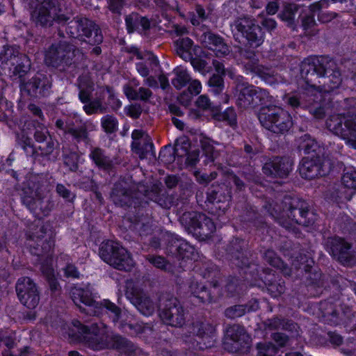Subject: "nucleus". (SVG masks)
I'll return each instance as SVG.
<instances>
[{
    "instance_id": "f257e3e1",
    "label": "nucleus",
    "mask_w": 356,
    "mask_h": 356,
    "mask_svg": "<svg viewBox=\"0 0 356 356\" xmlns=\"http://www.w3.org/2000/svg\"><path fill=\"white\" fill-rule=\"evenodd\" d=\"M263 208L279 225L289 231H295L294 224L308 227L316 220L309 203L296 195H285L280 204L266 202Z\"/></svg>"
},
{
    "instance_id": "f03ea898",
    "label": "nucleus",
    "mask_w": 356,
    "mask_h": 356,
    "mask_svg": "<svg viewBox=\"0 0 356 356\" xmlns=\"http://www.w3.org/2000/svg\"><path fill=\"white\" fill-rule=\"evenodd\" d=\"M83 339L94 350L104 349L116 350L120 353L136 355L140 349L130 340L120 334L105 335L106 325L100 321H84V324L77 321L74 323Z\"/></svg>"
},
{
    "instance_id": "7ed1b4c3",
    "label": "nucleus",
    "mask_w": 356,
    "mask_h": 356,
    "mask_svg": "<svg viewBox=\"0 0 356 356\" xmlns=\"http://www.w3.org/2000/svg\"><path fill=\"white\" fill-rule=\"evenodd\" d=\"M300 75L307 86L330 92L343 81L335 62L327 57L307 58L300 64Z\"/></svg>"
},
{
    "instance_id": "20e7f679",
    "label": "nucleus",
    "mask_w": 356,
    "mask_h": 356,
    "mask_svg": "<svg viewBox=\"0 0 356 356\" xmlns=\"http://www.w3.org/2000/svg\"><path fill=\"white\" fill-rule=\"evenodd\" d=\"M49 191V182L46 175H31L22 187V202L31 212L48 216L54 206L53 201L47 198Z\"/></svg>"
},
{
    "instance_id": "39448f33",
    "label": "nucleus",
    "mask_w": 356,
    "mask_h": 356,
    "mask_svg": "<svg viewBox=\"0 0 356 356\" xmlns=\"http://www.w3.org/2000/svg\"><path fill=\"white\" fill-rule=\"evenodd\" d=\"M343 106L348 110L347 115H330L326 120V127L334 134L341 137L356 149V99H345Z\"/></svg>"
},
{
    "instance_id": "423d86ee",
    "label": "nucleus",
    "mask_w": 356,
    "mask_h": 356,
    "mask_svg": "<svg viewBox=\"0 0 356 356\" xmlns=\"http://www.w3.org/2000/svg\"><path fill=\"white\" fill-rule=\"evenodd\" d=\"M71 297L80 311L87 315L102 316L108 314L114 323L117 322L121 316L120 307L109 300L95 301L92 297V293L88 289L74 288L71 290Z\"/></svg>"
},
{
    "instance_id": "0eeeda50",
    "label": "nucleus",
    "mask_w": 356,
    "mask_h": 356,
    "mask_svg": "<svg viewBox=\"0 0 356 356\" xmlns=\"http://www.w3.org/2000/svg\"><path fill=\"white\" fill-rule=\"evenodd\" d=\"M79 49L74 44L60 41L57 44H51L45 54V63L60 72L71 73L78 68L76 61V53Z\"/></svg>"
},
{
    "instance_id": "6e6552de",
    "label": "nucleus",
    "mask_w": 356,
    "mask_h": 356,
    "mask_svg": "<svg viewBox=\"0 0 356 356\" xmlns=\"http://www.w3.org/2000/svg\"><path fill=\"white\" fill-rule=\"evenodd\" d=\"M33 10L31 19L37 26L44 29L51 27L55 22L65 24L70 17L60 13L59 0H29Z\"/></svg>"
},
{
    "instance_id": "1a4fd4ad",
    "label": "nucleus",
    "mask_w": 356,
    "mask_h": 356,
    "mask_svg": "<svg viewBox=\"0 0 356 356\" xmlns=\"http://www.w3.org/2000/svg\"><path fill=\"white\" fill-rule=\"evenodd\" d=\"M196 200L204 210L215 216H221L229 207L231 191L225 185H212L207 189L206 196L202 191L196 193Z\"/></svg>"
},
{
    "instance_id": "9d476101",
    "label": "nucleus",
    "mask_w": 356,
    "mask_h": 356,
    "mask_svg": "<svg viewBox=\"0 0 356 356\" xmlns=\"http://www.w3.org/2000/svg\"><path fill=\"white\" fill-rule=\"evenodd\" d=\"M231 26L234 40L240 44L259 47L264 43V32L252 17H238L234 19Z\"/></svg>"
},
{
    "instance_id": "9b49d317",
    "label": "nucleus",
    "mask_w": 356,
    "mask_h": 356,
    "mask_svg": "<svg viewBox=\"0 0 356 356\" xmlns=\"http://www.w3.org/2000/svg\"><path fill=\"white\" fill-rule=\"evenodd\" d=\"M31 60L29 57L20 54L13 47H4L0 53V70L1 73L8 74L11 77L19 78L20 84L25 82L24 77L30 71Z\"/></svg>"
},
{
    "instance_id": "f8f14e48",
    "label": "nucleus",
    "mask_w": 356,
    "mask_h": 356,
    "mask_svg": "<svg viewBox=\"0 0 356 356\" xmlns=\"http://www.w3.org/2000/svg\"><path fill=\"white\" fill-rule=\"evenodd\" d=\"M226 252L232 264L244 270L245 273L256 278L259 273V265L252 253L246 248L245 242L238 238H232L227 244Z\"/></svg>"
},
{
    "instance_id": "ddd939ff",
    "label": "nucleus",
    "mask_w": 356,
    "mask_h": 356,
    "mask_svg": "<svg viewBox=\"0 0 356 356\" xmlns=\"http://www.w3.org/2000/svg\"><path fill=\"white\" fill-rule=\"evenodd\" d=\"M258 118L265 129L277 134H284L288 132L293 126L290 114L276 106L261 108Z\"/></svg>"
},
{
    "instance_id": "4468645a",
    "label": "nucleus",
    "mask_w": 356,
    "mask_h": 356,
    "mask_svg": "<svg viewBox=\"0 0 356 356\" xmlns=\"http://www.w3.org/2000/svg\"><path fill=\"white\" fill-rule=\"evenodd\" d=\"M66 33L70 37L86 42L90 45H98L103 41V35L99 26L86 17H74L68 22Z\"/></svg>"
},
{
    "instance_id": "2eb2a0df",
    "label": "nucleus",
    "mask_w": 356,
    "mask_h": 356,
    "mask_svg": "<svg viewBox=\"0 0 356 356\" xmlns=\"http://www.w3.org/2000/svg\"><path fill=\"white\" fill-rule=\"evenodd\" d=\"M99 254L105 262L117 270L129 272L134 266L131 254L113 241L102 243Z\"/></svg>"
},
{
    "instance_id": "dca6fc26",
    "label": "nucleus",
    "mask_w": 356,
    "mask_h": 356,
    "mask_svg": "<svg viewBox=\"0 0 356 356\" xmlns=\"http://www.w3.org/2000/svg\"><path fill=\"white\" fill-rule=\"evenodd\" d=\"M332 168V161L324 154L304 157L299 165L300 175L305 179L326 176Z\"/></svg>"
},
{
    "instance_id": "f3484780",
    "label": "nucleus",
    "mask_w": 356,
    "mask_h": 356,
    "mask_svg": "<svg viewBox=\"0 0 356 356\" xmlns=\"http://www.w3.org/2000/svg\"><path fill=\"white\" fill-rule=\"evenodd\" d=\"M127 185L126 182H117L114 184L111 193V198L115 204L121 207L136 208L147 203V201L142 200L143 196L147 195V190H143L144 193L141 191L135 192Z\"/></svg>"
},
{
    "instance_id": "a211bd4d",
    "label": "nucleus",
    "mask_w": 356,
    "mask_h": 356,
    "mask_svg": "<svg viewBox=\"0 0 356 356\" xmlns=\"http://www.w3.org/2000/svg\"><path fill=\"white\" fill-rule=\"evenodd\" d=\"M160 316L170 326L181 327L186 323L185 311L179 300L170 296H163Z\"/></svg>"
},
{
    "instance_id": "6ab92c4d",
    "label": "nucleus",
    "mask_w": 356,
    "mask_h": 356,
    "mask_svg": "<svg viewBox=\"0 0 356 356\" xmlns=\"http://www.w3.org/2000/svg\"><path fill=\"white\" fill-rule=\"evenodd\" d=\"M324 245L332 257L340 264L349 266L354 261L352 245L344 238L337 236L327 237Z\"/></svg>"
},
{
    "instance_id": "aec40b11",
    "label": "nucleus",
    "mask_w": 356,
    "mask_h": 356,
    "mask_svg": "<svg viewBox=\"0 0 356 356\" xmlns=\"http://www.w3.org/2000/svg\"><path fill=\"white\" fill-rule=\"evenodd\" d=\"M52 87V77L50 74L37 73L28 81L20 84L21 90L32 98L40 99L48 96Z\"/></svg>"
},
{
    "instance_id": "412c9836",
    "label": "nucleus",
    "mask_w": 356,
    "mask_h": 356,
    "mask_svg": "<svg viewBox=\"0 0 356 356\" xmlns=\"http://www.w3.org/2000/svg\"><path fill=\"white\" fill-rule=\"evenodd\" d=\"M227 338L224 342L225 350L231 353L245 351L250 346L251 338L245 328L234 324L227 328Z\"/></svg>"
},
{
    "instance_id": "4be33fe9",
    "label": "nucleus",
    "mask_w": 356,
    "mask_h": 356,
    "mask_svg": "<svg viewBox=\"0 0 356 356\" xmlns=\"http://www.w3.org/2000/svg\"><path fill=\"white\" fill-rule=\"evenodd\" d=\"M17 297L24 306L29 309H34L40 302L38 288L33 280L28 277L18 279L16 286Z\"/></svg>"
},
{
    "instance_id": "5701e85b",
    "label": "nucleus",
    "mask_w": 356,
    "mask_h": 356,
    "mask_svg": "<svg viewBox=\"0 0 356 356\" xmlns=\"http://www.w3.org/2000/svg\"><path fill=\"white\" fill-rule=\"evenodd\" d=\"M210 287L195 280H191L188 285V293L202 304L216 302L218 294V281H210Z\"/></svg>"
},
{
    "instance_id": "b1692460",
    "label": "nucleus",
    "mask_w": 356,
    "mask_h": 356,
    "mask_svg": "<svg viewBox=\"0 0 356 356\" xmlns=\"http://www.w3.org/2000/svg\"><path fill=\"white\" fill-rule=\"evenodd\" d=\"M293 163L289 158L275 156L268 160L262 167L263 173L271 178H285L292 170Z\"/></svg>"
},
{
    "instance_id": "393cba45",
    "label": "nucleus",
    "mask_w": 356,
    "mask_h": 356,
    "mask_svg": "<svg viewBox=\"0 0 356 356\" xmlns=\"http://www.w3.org/2000/svg\"><path fill=\"white\" fill-rule=\"evenodd\" d=\"M126 296L143 315L150 316L154 312L155 304L143 290L133 287L127 291Z\"/></svg>"
},
{
    "instance_id": "a878e982",
    "label": "nucleus",
    "mask_w": 356,
    "mask_h": 356,
    "mask_svg": "<svg viewBox=\"0 0 356 356\" xmlns=\"http://www.w3.org/2000/svg\"><path fill=\"white\" fill-rule=\"evenodd\" d=\"M200 42L204 47L213 51L217 57H224L230 53V47L225 39L211 31L201 35Z\"/></svg>"
},
{
    "instance_id": "bb28decb",
    "label": "nucleus",
    "mask_w": 356,
    "mask_h": 356,
    "mask_svg": "<svg viewBox=\"0 0 356 356\" xmlns=\"http://www.w3.org/2000/svg\"><path fill=\"white\" fill-rule=\"evenodd\" d=\"M168 254L175 257L178 260L192 259L195 252L194 246L186 240L172 237L167 244Z\"/></svg>"
},
{
    "instance_id": "cd10ccee",
    "label": "nucleus",
    "mask_w": 356,
    "mask_h": 356,
    "mask_svg": "<svg viewBox=\"0 0 356 356\" xmlns=\"http://www.w3.org/2000/svg\"><path fill=\"white\" fill-rule=\"evenodd\" d=\"M191 333L204 341V346H200V348H208L213 346L216 327L209 321L193 322L191 326Z\"/></svg>"
},
{
    "instance_id": "c85d7f7f",
    "label": "nucleus",
    "mask_w": 356,
    "mask_h": 356,
    "mask_svg": "<svg viewBox=\"0 0 356 356\" xmlns=\"http://www.w3.org/2000/svg\"><path fill=\"white\" fill-rule=\"evenodd\" d=\"M234 84L238 106L243 109L251 108L254 86L245 81L242 76L236 77Z\"/></svg>"
},
{
    "instance_id": "c756f323",
    "label": "nucleus",
    "mask_w": 356,
    "mask_h": 356,
    "mask_svg": "<svg viewBox=\"0 0 356 356\" xmlns=\"http://www.w3.org/2000/svg\"><path fill=\"white\" fill-rule=\"evenodd\" d=\"M266 330H284L290 333L293 337L299 334V326L291 319L284 318L282 316H275L267 318L263 322Z\"/></svg>"
},
{
    "instance_id": "7c9ffc66",
    "label": "nucleus",
    "mask_w": 356,
    "mask_h": 356,
    "mask_svg": "<svg viewBox=\"0 0 356 356\" xmlns=\"http://www.w3.org/2000/svg\"><path fill=\"white\" fill-rule=\"evenodd\" d=\"M79 99L84 104L83 109L86 114L92 115L98 113L103 114L106 112V107L103 106L101 99L96 98L92 100L94 89L79 88Z\"/></svg>"
},
{
    "instance_id": "2f4dec72",
    "label": "nucleus",
    "mask_w": 356,
    "mask_h": 356,
    "mask_svg": "<svg viewBox=\"0 0 356 356\" xmlns=\"http://www.w3.org/2000/svg\"><path fill=\"white\" fill-rule=\"evenodd\" d=\"M125 24L129 33L138 31L146 35L150 29V22L146 17H143L137 13H131L125 17Z\"/></svg>"
},
{
    "instance_id": "473e14b6",
    "label": "nucleus",
    "mask_w": 356,
    "mask_h": 356,
    "mask_svg": "<svg viewBox=\"0 0 356 356\" xmlns=\"http://www.w3.org/2000/svg\"><path fill=\"white\" fill-rule=\"evenodd\" d=\"M215 230L216 225L213 220L204 213H201L192 234L199 240L204 241L211 237Z\"/></svg>"
},
{
    "instance_id": "72a5a7b5",
    "label": "nucleus",
    "mask_w": 356,
    "mask_h": 356,
    "mask_svg": "<svg viewBox=\"0 0 356 356\" xmlns=\"http://www.w3.org/2000/svg\"><path fill=\"white\" fill-rule=\"evenodd\" d=\"M90 158L99 170L104 172H112L115 168L116 163L99 147H95L91 151Z\"/></svg>"
},
{
    "instance_id": "f704fd0d",
    "label": "nucleus",
    "mask_w": 356,
    "mask_h": 356,
    "mask_svg": "<svg viewBox=\"0 0 356 356\" xmlns=\"http://www.w3.org/2000/svg\"><path fill=\"white\" fill-rule=\"evenodd\" d=\"M236 54H238L244 68L250 72V68L254 67L258 65L259 59L257 58L255 49L257 47H250L246 44H241L237 46Z\"/></svg>"
},
{
    "instance_id": "c9c22d12",
    "label": "nucleus",
    "mask_w": 356,
    "mask_h": 356,
    "mask_svg": "<svg viewBox=\"0 0 356 356\" xmlns=\"http://www.w3.org/2000/svg\"><path fill=\"white\" fill-rule=\"evenodd\" d=\"M299 151H302L305 154L314 153L313 156H319V154H324V148L321 147L316 139L311 136V135L306 134L298 138Z\"/></svg>"
},
{
    "instance_id": "e433bc0d",
    "label": "nucleus",
    "mask_w": 356,
    "mask_h": 356,
    "mask_svg": "<svg viewBox=\"0 0 356 356\" xmlns=\"http://www.w3.org/2000/svg\"><path fill=\"white\" fill-rule=\"evenodd\" d=\"M14 334L6 331H0V348L3 345L7 349L2 351V356H29V347L25 346L20 350L18 355L11 353L10 350L16 345Z\"/></svg>"
},
{
    "instance_id": "4c0bfd02",
    "label": "nucleus",
    "mask_w": 356,
    "mask_h": 356,
    "mask_svg": "<svg viewBox=\"0 0 356 356\" xmlns=\"http://www.w3.org/2000/svg\"><path fill=\"white\" fill-rule=\"evenodd\" d=\"M250 72L260 77L268 84L273 85L278 82V74L270 67L258 64L254 67L250 68Z\"/></svg>"
},
{
    "instance_id": "58836bf2",
    "label": "nucleus",
    "mask_w": 356,
    "mask_h": 356,
    "mask_svg": "<svg viewBox=\"0 0 356 356\" xmlns=\"http://www.w3.org/2000/svg\"><path fill=\"white\" fill-rule=\"evenodd\" d=\"M298 9L299 6L297 4L286 3L282 11L278 15L286 23V26L292 30H295L296 27L295 15Z\"/></svg>"
},
{
    "instance_id": "ea45409f",
    "label": "nucleus",
    "mask_w": 356,
    "mask_h": 356,
    "mask_svg": "<svg viewBox=\"0 0 356 356\" xmlns=\"http://www.w3.org/2000/svg\"><path fill=\"white\" fill-rule=\"evenodd\" d=\"M123 90L127 97L131 100H140L147 102L152 96V92L149 89L143 87L136 90L129 85H125Z\"/></svg>"
},
{
    "instance_id": "a19ab883",
    "label": "nucleus",
    "mask_w": 356,
    "mask_h": 356,
    "mask_svg": "<svg viewBox=\"0 0 356 356\" xmlns=\"http://www.w3.org/2000/svg\"><path fill=\"white\" fill-rule=\"evenodd\" d=\"M263 259L269 265L278 269H280L284 275H290V269L284 263V261L277 255L276 252L274 250L271 249L265 250V252L263 254Z\"/></svg>"
},
{
    "instance_id": "79ce46f5",
    "label": "nucleus",
    "mask_w": 356,
    "mask_h": 356,
    "mask_svg": "<svg viewBox=\"0 0 356 356\" xmlns=\"http://www.w3.org/2000/svg\"><path fill=\"white\" fill-rule=\"evenodd\" d=\"M305 279L307 285L322 286L323 282L321 273L316 268L309 264L304 265Z\"/></svg>"
},
{
    "instance_id": "37998d69",
    "label": "nucleus",
    "mask_w": 356,
    "mask_h": 356,
    "mask_svg": "<svg viewBox=\"0 0 356 356\" xmlns=\"http://www.w3.org/2000/svg\"><path fill=\"white\" fill-rule=\"evenodd\" d=\"M27 126L29 129H33V138L36 145L51 136L48 129L37 120L28 122Z\"/></svg>"
},
{
    "instance_id": "c03bdc74",
    "label": "nucleus",
    "mask_w": 356,
    "mask_h": 356,
    "mask_svg": "<svg viewBox=\"0 0 356 356\" xmlns=\"http://www.w3.org/2000/svg\"><path fill=\"white\" fill-rule=\"evenodd\" d=\"M200 213L201 212L191 211H186L180 216L179 222L188 233L192 234L197 225Z\"/></svg>"
},
{
    "instance_id": "a18cd8bd",
    "label": "nucleus",
    "mask_w": 356,
    "mask_h": 356,
    "mask_svg": "<svg viewBox=\"0 0 356 356\" xmlns=\"http://www.w3.org/2000/svg\"><path fill=\"white\" fill-rule=\"evenodd\" d=\"M353 193L344 185H339L332 188L330 192V198L337 203H343L350 200Z\"/></svg>"
},
{
    "instance_id": "49530a36",
    "label": "nucleus",
    "mask_w": 356,
    "mask_h": 356,
    "mask_svg": "<svg viewBox=\"0 0 356 356\" xmlns=\"http://www.w3.org/2000/svg\"><path fill=\"white\" fill-rule=\"evenodd\" d=\"M66 134L71 135L77 143L84 142L88 143L89 141L88 127L86 123L76 127L72 124L71 127L67 128Z\"/></svg>"
},
{
    "instance_id": "de8ad7c7",
    "label": "nucleus",
    "mask_w": 356,
    "mask_h": 356,
    "mask_svg": "<svg viewBox=\"0 0 356 356\" xmlns=\"http://www.w3.org/2000/svg\"><path fill=\"white\" fill-rule=\"evenodd\" d=\"M193 44V40L188 37L176 40L175 47L177 54L185 60L191 58V54L190 51Z\"/></svg>"
},
{
    "instance_id": "09e8293b",
    "label": "nucleus",
    "mask_w": 356,
    "mask_h": 356,
    "mask_svg": "<svg viewBox=\"0 0 356 356\" xmlns=\"http://www.w3.org/2000/svg\"><path fill=\"white\" fill-rule=\"evenodd\" d=\"M272 101L273 97L269 94L268 91L254 86L251 108H255L259 105L270 103Z\"/></svg>"
},
{
    "instance_id": "8fccbe9b",
    "label": "nucleus",
    "mask_w": 356,
    "mask_h": 356,
    "mask_svg": "<svg viewBox=\"0 0 356 356\" xmlns=\"http://www.w3.org/2000/svg\"><path fill=\"white\" fill-rule=\"evenodd\" d=\"M223 175L225 181L229 185L232 184L235 187L236 192H243L245 190L247 184L239 175L235 174L232 170L224 171Z\"/></svg>"
},
{
    "instance_id": "3c124183",
    "label": "nucleus",
    "mask_w": 356,
    "mask_h": 356,
    "mask_svg": "<svg viewBox=\"0 0 356 356\" xmlns=\"http://www.w3.org/2000/svg\"><path fill=\"white\" fill-rule=\"evenodd\" d=\"M153 147L154 145L148 138L144 140L143 144L138 141H133L131 143L132 151L140 159L145 158L149 153L153 151Z\"/></svg>"
},
{
    "instance_id": "603ef678",
    "label": "nucleus",
    "mask_w": 356,
    "mask_h": 356,
    "mask_svg": "<svg viewBox=\"0 0 356 356\" xmlns=\"http://www.w3.org/2000/svg\"><path fill=\"white\" fill-rule=\"evenodd\" d=\"M200 143L203 154L206 157L205 162H213L219 156L218 151H217L213 146V142L208 138H204Z\"/></svg>"
},
{
    "instance_id": "864d4df0",
    "label": "nucleus",
    "mask_w": 356,
    "mask_h": 356,
    "mask_svg": "<svg viewBox=\"0 0 356 356\" xmlns=\"http://www.w3.org/2000/svg\"><path fill=\"white\" fill-rule=\"evenodd\" d=\"M107 8L108 10L113 15V20L116 23L121 22L120 17L122 15V11L127 4L126 0H106Z\"/></svg>"
},
{
    "instance_id": "5fc2aeb1",
    "label": "nucleus",
    "mask_w": 356,
    "mask_h": 356,
    "mask_svg": "<svg viewBox=\"0 0 356 356\" xmlns=\"http://www.w3.org/2000/svg\"><path fill=\"white\" fill-rule=\"evenodd\" d=\"M173 72L175 74V77L172 80V84L177 89H181L190 82L191 77L186 70L181 67H176Z\"/></svg>"
},
{
    "instance_id": "6e6d98bb",
    "label": "nucleus",
    "mask_w": 356,
    "mask_h": 356,
    "mask_svg": "<svg viewBox=\"0 0 356 356\" xmlns=\"http://www.w3.org/2000/svg\"><path fill=\"white\" fill-rule=\"evenodd\" d=\"M327 6V1L326 0H321L312 6V10L314 12L318 11V19L322 22H327L331 21L332 19L337 17V14L335 13H326L322 9Z\"/></svg>"
},
{
    "instance_id": "4d7b16f0",
    "label": "nucleus",
    "mask_w": 356,
    "mask_h": 356,
    "mask_svg": "<svg viewBox=\"0 0 356 356\" xmlns=\"http://www.w3.org/2000/svg\"><path fill=\"white\" fill-rule=\"evenodd\" d=\"M250 311V307L246 305H236L227 307L224 314L227 318L234 319L243 316L247 312Z\"/></svg>"
},
{
    "instance_id": "13d9d810",
    "label": "nucleus",
    "mask_w": 356,
    "mask_h": 356,
    "mask_svg": "<svg viewBox=\"0 0 356 356\" xmlns=\"http://www.w3.org/2000/svg\"><path fill=\"white\" fill-rule=\"evenodd\" d=\"M224 76L219 74H213L207 81V85L213 93L218 95L224 90Z\"/></svg>"
},
{
    "instance_id": "bf43d9fd",
    "label": "nucleus",
    "mask_w": 356,
    "mask_h": 356,
    "mask_svg": "<svg viewBox=\"0 0 356 356\" xmlns=\"http://www.w3.org/2000/svg\"><path fill=\"white\" fill-rule=\"evenodd\" d=\"M145 259L154 267L164 271H170L171 266L163 257L154 254H147L145 256Z\"/></svg>"
},
{
    "instance_id": "052dcab7",
    "label": "nucleus",
    "mask_w": 356,
    "mask_h": 356,
    "mask_svg": "<svg viewBox=\"0 0 356 356\" xmlns=\"http://www.w3.org/2000/svg\"><path fill=\"white\" fill-rule=\"evenodd\" d=\"M196 104L197 107L203 110L211 111L214 117L219 113V106L213 105V103L205 95H202L197 98Z\"/></svg>"
},
{
    "instance_id": "680f3d73",
    "label": "nucleus",
    "mask_w": 356,
    "mask_h": 356,
    "mask_svg": "<svg viewBox=\"0 0 356 356\" xmlns=\"http://www.w3.org/2000/svg\"><path fill=\"white\" fill-rule=\"evenodd\" d=\"M201 275L204 279L211 280V281L218 280L220 275L218 267L212 263L203 264L201 270Z\"/></svg>"
},
{
    "instance_id": "e2e57ef3",
    "label": "nucleus",
    "mask_w": 356,
    "mask_h": 356,
    "mask_svg": "<svg viewBox=\"0 0 356 356\" xmlns=\"http://www.w3.org/2000/svg\"><path fill=\"white\" fill-rule=\"evenodd\" d=\"M266 284L267 286L268 291L273 297L280 296L285 291V282L281 279L278 280L275 279L274 280H269L268 283Z\"/></svg>"
},
{
    "instance_id": "0e129e2a",
    "label": "nucleus",
    "mask_w": 356,
    "mask_h": 356,
    "mask_svg": "<svg viewBox=\"0 0 356 356\" xmlns=\"http://www.w3.org/2000/svg\"><path fill=\"white\" fill-rule=\"evenodd\" d=\"M176 152L171 145H165L161 149L159 155V160L164 164H170L175 159Z\"/></svg>"
},
{
    "instance_id": "69168bd1",
    "label": "nucleus",
    "mask_w": 356,
    "mask_h": 356,
    "mask_svg": "<svg viewBox=\"0 0 356 356\" xmlns=\"http://www.w3.org/2000/svg\"><path fill=\"white\" fill-rule=\"evenodd\" d=\"M301 22L306 35H315L318 33V31L316 29V23L313 16H304L301 19Z\"/></svg>"
},
{
    "instance_id": "338daca9",
    "label": "nucleus",
    "mask_w": 356,
    "mask_h": 356,
    "mask_svg": "<svg viewBox=\"0 0 356 356\" xmlns=\"http://www.w3.org/2000/svg\"><path fill=\"white\" fill-rule=\"evenodd\" d=\"M102 127L107 134H112L118 130V122L111 115L104 116L101 120Z\"/></svg>"
},
{
    "instance_id": "774afa93",
    "label": "nucleus",
    "mask_w": 356,
    "mask_h": 356,
    "mask_svg": "<svg viewBox=\"0 0 356 356\" xmlns=\"http://www.w3.org/2000/svg\"><path fill=\"white\" fill-rule=\"evenodd\" d=\"M257 356H275L278 348L273 343H259L257 345Z\"/></svg>"
}]
</instances>
